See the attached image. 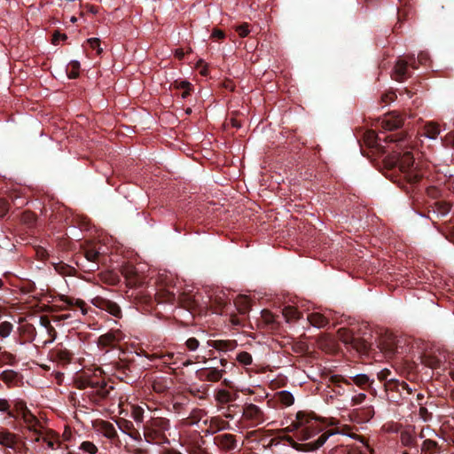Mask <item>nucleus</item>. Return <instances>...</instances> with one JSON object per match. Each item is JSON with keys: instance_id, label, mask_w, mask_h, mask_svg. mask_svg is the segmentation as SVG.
Returning a JSON list of instances; mask_svg holds the SVG:
<instances>
[{"instance_id": "nucleus-1", "label": "nucleus", "mask_w": 454, "mask_h": 454, "mask_svg": "<svg viewBox=\"0 0 454 454\" xmlns=\"http://www.w3.org/2000/svg\"><path fill=\"white\" fill-rule=\"evenodd\" d=\"M286 432H296L299 441H307L324 431L320 419L312 411H300L295 419L285 428Z\"/></svg>"}, {"instance_id": "nucleus-2", "label": "nucleus", "mask_w": 454, "mask_h": 454, "mask_svg": "<svg viewBox=\"0 0 454 454\" xmlns=\"http://www.w3.org/2000/svg\"><path fill=\"white\" fill-rule=\"evenodd\" d=\"M397 147L389 157L387 163L391 166H397L408 182H417L420 178L421 173L415 165L413 155L407 150V145H398Z\"/></svg>"}, {"instance_id": "nucleus-3", "label": "nucleus", "mask_w": 454, "mask_h": 454, "mask_svg": "<svg viewBox=\"0 0 454 454\" xmlns=\"http://www.w3.org/2000/svg\"><path fill=\"white\" fill-rule=\"evenodd\" d=\"M143 434L145 442L151 444L162 445L169 443L167 432L170 429V421L162 417L151 416L143 426Z\"/></svg>"}, {"instance_id": "nucleus-4", "label": "nucleus", "mask_w": 454, "mask_h": 454, "mask_svg": "<svg viewBox=\"0 0 454 454\" xmlns=\"http://www.w3.org/2000/svg\"><path fill=\"white\" fill-rule=\"evenodd\" d=\"M356 333L355 328L347 329L340 328L338 331L340 340L348 346H350L356 352L367 354L370 349V342L366 338V332L362 333V329H358Z\"/></svg>"}, {"instance_id": "nucleus-5", "label": "nucleus", "mask_w": 454, "mask_h": 454, "mask_svg": "<svg viewBox=\"0 0 454 454\" xmlns=\"http://www.w3.org/2000/svg\"><path fill=\"white\" fill-rule=\"evenodd\" d=\"M114 375L125 383L131 384L138 378L139 368L137 364L129 359H120L113 365Z\"/></svg>"}, {"instance_id": "nucleus-6", "label": "nucleus", "mask_w": 454, "mask_h": 454, "mask_svg": "<svg viewBox=\"0 0 454 454\" xmlns=\"http://www.w3.org/2000/svg\"><path fill=\"white\" fill-rule=\"evenodd\" d=\"M338 431L333 429H329L326 431H324L319 437L313 442H309L307 443H299L295 442L293 437L291 436H286L284 440L287 442L289 446H291L293 449L298 451H315L318 450L320 447H322L325 442L328 440V438L333 434H335Z\"/></svg>"}, {"instance_id": "nucleus-7", "label": "nucleus", "mask_w": 454, "mask_h": 454, "mask_svg": "<svg viewBox=\"0 0 454 454\" xmlns=\"http://www.w3.org/2000/svg\"><path fill=\"white\" fill-rule=\"evenodd\" d=\"M329 381L338 387H340V384L343 383L347 386L355 384L363 390H372L374 380L370 379L366 374H357L349 377V379H346L341 375H332Z\"/></svg>"}, {"instance_id": "nucleus-8", "label": "nucleus", "mask_w": 454, "mask_h": 454, "mask_svg": "<svg viewBox=\"0 0 454 454\" xmlns=\"http://www.w3.org/2000/svg\"><path fill=\"white\" fill-rule=\"evenodd\" d=\"M91 303L112 316L121 318L122 316V312L121 309V307L114 301L108 300L106 298H104L102 296H96L91 300Z\"/></svg>"}, {"instance_id": "nucleus-9", "label": "nucleus", "mask_w": 454, "mask_h": 454, "mask_svg": "<svg viewBox=\"0 0 454 454\" xmlns=\"http://www.w3.org/2000/svg\"><path fill=\"white\" fill-rule=\"evenodd\" d=\"M48 356L51 361L65 366L70 364L73 353L66 348L62 343H59L49 351Z\"/></svg>"}, {"instance_id": "nucleus-10", "label": "nucleus", "mask_w": 454, "mask_h": 454, "mask_svg": "<svg viewBox=\"0 0 454 454\" xmlns=\"http://www.w3.org/2000/svg\"><path fill=\"white\" fill-rule=\"evenodd\" d=\"M243 417L252 422L254 426L260 425L266 420L264 412L254 403H247L243 408Z\"/></svg>"}, {"instance_id": "nucleus-11", "label": "nucleus", "mask_w": 454, "mask_h": 454, "mask_svg": "<svg viewBox=\"0 0 454 454\" xmlns=\"http://www.w3.org/2000/svg\"><path fill=\"white\" fill-rule=\"evenodd\" d=\"M94 383L98 386L93 387L90 394L94 402L99 403L110 397L111 391L114 390L113 386H108L106 381L98 379H96Z\"/></svg>"}, {"instance_id": "nucleus-12", "label": "nucleus", "mask_w": 454, "mask_h": 454, "mask_svg": "<svg viewBox=\"0 0 454 454\" xmlns=\"http://www.w3.org/2000/svg\"><path fill=\"white\" fill-rule=\"evenodd\" d=\"M214 443L222 450L232 451L238 447L237 437L231 434H221L214 437Z\"/></svg>"}, {"instance_id": "nucleus-13", "label": "nucleus", "mask_w": 454, "mask_h": 454, "mask_svg": "<svg viewBox=\"0 0 454 454\" xmlns=\"http://www.w3.org/2000/svg\"><path fill=\"white\" fill-rule=\"evenodd\" d=\"M123 334L119 330H111L105 334L99 336L98 344L102 348H116L122 340Z\"/></svg>"}, {"instance_id": "nucleus-14", "label": "nucleus", "mask_w": 454, "mask_h": 454, "mask_svg": "<svg viewBox=\"0 0 454 454\" xmlns=\"http://www.w3.org/2000/svg\"><path fill=\"white\" fill-rule=\"evenodd\" d=\"M20 419L26 425V428L28 431L38 435L41 434V428L43 427L42 423L37 419V417L32 413V411L29 409L25 411V412H23L20 416Z\"/></svg>"}, {"instance_id": "nucleus-15", "label": "nucleus", "mask_w": 454, "mask_h": 454, "mask_svg": "<svg viewBox=\"0 0 454 454\" xmlns=\"http://www.w3.org/2000/svg\"><path fill=\"white\" fill-rule=\"evenodd\" d=\"M118 427L121 432L128 434L131 439L137 442H143L142 434L138 428H136L133 422L121 419L118 422Z\"/></svg>"}, {"instance_id": "nucleus-16", "label": "nucleus", "mask_w": 454, "mask_h": 454, "mask_svg": "<svg viewBox=\"0 0 454 454\" xmlns=\"http://www.w3.org/2000/svg\"><path fill=\"white\" fill-rule=\"evenodd\" d=\"M223 373H225L224 370H219L215 367L204 368L199 372L200 379L201 380L210 382L219 381L222 379Z\"/></svg>"}, {"instance_id": "nucleus-17", "label": "nucleus", "mask_w": 454, "mask_h": 454, "mask_svg": "<svg viewBox=\"0 0 454 454\" xmlns=\"http://www.w3.org/2000/svg\"><path fill=\"white\" fill-rule=\"evenodd\" d=\"M380 121L381 127L386 130H393L398 129L403 124V119L395 114H387Z\"/></svg>"}, {"instance_id": "nucleus-18", "label": "nucleus", "mask_w": 454, "mask_h": 454, "mask_svg": "<svg viewBox=\"0 0 454 454\" xmlns=\"http://www.w3.org/2000/svg\"><path fill=\"white\" fill-rule=\"evenodd\" d=\"M207 345L219 351H231L236 348L237 341L234 340H210Z\"/></svg>"}, {"instance_id": "nucleus-19", "label": "nucleus", "mask_w": 454, "mask_h": 454, "mask_svg": "<svg viewBox=\"0 0 454 454\" xmlns=\"http://www.w3.org/2000/svg\"><path fill=\"white\" fill-rule=\"evenodd\" d=\"M75 264L84 271H94L98 266L100 257H77Z\"/></svg>"}, {"instance_id": "nucleus-20", "label": "nucleus", "mask_w": 454, "mask_h": 454, "mask_svg": "<svg viewBox=\"0 0 454 454\" xmlns=\"http://www.w3.org/2000/svg\"><path fill=\"white\" fill-rule=\"evenodd\" d=\"M400 441L402 444L407 448H413L417 446V440L415 436V428H406L400 433Z\"/></svg>"}, {"instance_id": "nucleus-21", "label": "nucleus", "mask_w": 454, "mask_h": 454, "mask_svg": "<svg viewBox=\"0 0 454 454\" xmlns=\"http://www.w3.org/2000/svg\"><path fill=\"white\" fill-rule=\"evenodd\" d=\"M18 442V436L8 431L7 429L0 430V444L7 447L14 449Z\"/></svg>"}, {"instance_id": "nucleus-22", "label": "nucleus", "mask_w": 454, "mask_h": 454, "mask_svg": "<svg viewBox=\"0 0 454 454\" xmlns=\"http://www.w3.org/2000/svg\"><path fill=\"white\" fill-rule=\"evenodd\" d=\"M407 67L408 60L406 59H397L392 74L393 78L398 82L403 81L405 78Z\"/></svg>"}, {"instance_id": "nucleus-23", "label": "nucleus", "mask_w": 454, "mask_h": 454, "mask_svg": "<svg viewBox=\"0 0 454 454\" xmlns=\"http://www.w3.org/2000/svg\"><path fill=\"white\" fill-rule=\"evenodd\" d=\"M60 301L66 304L68 308H79L83 315L87 314V304L81 299H75L66 295L60 296Z\"/></svg>"}, {"instance_id": "nucleus-24", "label": "nucleus", "mask_w": 454, "mask_h": 454, "mask_svg": "<svg viewBox=\"0 0 454 454\" xmlns=\"http://www.w3.org/2000/svg\"><path fill=\"white\" fill-rule=\"evenodd\" d=\"M442 446L432 439H426L421 444V454H440Z\"/></svg>"}, {"instance_id": "nucleus-25", "label": "nucleus", "mask_w": 454, "mask_h": 454, "mask_svg": "<svg viewBox=\"0 0 454 454\" xmlns=\"http://www.w3.org/2000/svg\"><path fill=\"white\" fill-rule=\"evenodd\" d=\"M308 320L313 326L317 328H324L330 323L329 318L319 312H313L309 314Z\"/></svg>"}, {"instance_id": "nucleus-26", "label": "nucleus", "mask_w": 454, "mask_h": 454, "mask_svg": "<svg viewBox=\"0 0 454 454\" xmlns=\"http://www.w3.org/2000/svg\"><path fill=\"white\" fill-rule=\"evenodd\" d=\"M21 376L13 370H5L0 374V380L8 386H16L20 381Z\"/></svg>"}, {"instance_id": "nucleus-27", "label": "nucleus", "mask_w": 454, "mask_h": 454, "mask_svg": "<svg viewBox=\"0 0 454 454\" xmlns=\"http://www.w3.org/2000/svg\"><path fill=\"white\" fill-rule=\"evenodd\" d=\"M215 397L218 403L225 404L235 401L238 398V395L226 389H218L215 392Z\"/></svg>"}, {"instance_id": "nucleus-28", "label": "nucleus", "mask_w": 454, "mask_h": 454, "mask_svg": "<svg viewBox=\"0 0 454 454\" xmlns=\"http://www.w3.org/2000/svg\"><path fill=\"white\" fill-rule=\"evenodd\" d=\"M386 390L397 391L401 392V390H407L408 393H411V389L409 385L404 381H399L396 380H389L387 383L385 384Z\"/></svg>"}, {"instance_id": "nucleus-29", "label": "nucleus", "mask_w": 454, "mask_h": 454, "mask_svg": "<svg viewBox=\"0 0 454 454\" xmlns=\"http://www.w3.org/2000/svg\"><path fill=\"white\" fill-rule=\"evenodd\" d=\"M11 404V411H14V419H20V416L28 409L26 402L21 399L12 400Z\"/></svg>"}, {"instance_id": "nucleus-30", "label": "nucleus", "mask_w": 454, "mask_h": 454, "mask_svg": "<svg viewBox=\"0 0 454 454\" xmlns=\"http://www.w3.org/2000/svg\"><path fill=\"white\" fill-rule=\"evenodd\" d=\"M440 132L441 129L435 122H428L425 125L424 136L428 139H435Z\"/></svg>"}, {"instance_id": "nucleus-31", "label": "nucleus", "mask_w": 454, "mask_h": 454, "mask_svg": "<svg viewBox=\"0 0 454 454\" xmlns=\"http://www.w3.org/2000/svg\"><path fill=\"white\" fill-rule=\"evenodd\" d=\"M41 324L46 328L50 336V339L43 342V345H47L48 343L54 341L57 336V332L47 317H41Z\"/></svg>"}, {"instance_id": "nucleus-32", "label": "nucleus", "mask_w": 454, "mask_h": 454, "mask_svg": "<svg viewBox=\"0 0 454 454\" xmlns=\"http://www.w3.org/2000/svg\"><path fill=\"white\" fill-rule=\"evenodd\" d=\"M102 430L104 435L110 440H114L118 437V434L115 427L112 423L108 421H103Z\"/></svg>"}, {"instance_id": "nucleus-33", "label": "nucleus", "mask_w": 454, "mask_h": 454, "mask_svg": "<svg viewBox=\"0 0 454 454\" xmlns=\"http://www.w3.org/2000/svg\"><path fill=\"white\" fill-rule=\"evenodd\" d=\"M204 414V411L200 409H194L192 411L190 415L184 419V423L187 426H192L198 423Z\"/></svg>"}, {"instance_id": "nucleus-34", "label": "nucleus", "mask_w": 454, "mask_h": 454, "mask_svg": "<svg viewBox=\"0 0 454 454\" xmlns=\"http://www.w3.org/2000/svg\"><path fill=\"white\" fill-rule=\"evenodd\" d=\"M278 400L285 406H290L294 402V395L289 391H280L277 394Z\"/></svg>"}, {"instance_id": "nucleus-35", "label": "nucleus", "mask_w": 454, "mask_h": 454, "mask_svg": "<svg viewBox=\"0 0 454 454\" xmlns=\"http://www.w3.org/2000/svg\"><path fill=\"white\" fill-rule=\"evenodd\" d=\"M356 414L359 417L360 422H365L370 420L373 417L374 410L372 406H367L357 411Z\"/></svg>"}, {"instance_id": "nucleus-36", "label": "nucleus", "mask_w": 454, "mask_h": 454, "mask_svg": "<svg viewBox=\"0 0 454 454\" xmlns=\"http://www.w3.org/2000/svg\"><path fill=\"white\" fill-rule=\"evenodd\" d=\"M79 450L82 454H96L98 449L92 442L83 441L79 446Z\"/></svg>"}, {"instance_id": "nucleus-37", "label": "nucleus", "mask_w": 454, "mask_h": 454, "mask_svg": "<svg viewBox=\"0 0 454 454\" xmlns=\"http://www.w3.org/2000/svg\"><path fill=\"white\" fill-rule=\"evenodd\" d=\"M22 334L27 341H33L36 336V330L33 325L27 324L21 327Z\"/></svg>"}, {"instance_id": "nucleus-38", "label": "nucleus", "mask_w": 454, "mask_h": 454, "mask_svg": "<svg viewBox=\"0 0 454 454\" xmlns=\"http://www.w3.org/2000/svg\"><path fill=\"white\" fill-rule=\"evenodd\" d=\"M145 410L140 406H133L131 411V418L135 420L137 424H144L145 420Z\"/></svg>"}, {"instance_id": "nucleus-39", "label": "nucleus", "mask_w": 454, "mask_h": 454, "mask_svg": "<svg viewBox=\"0 0 454 454\" xmlns=\"http://www.w3.org/2000/svg\"><path fill=\"white\" fill-rule=\"evenodd\" d=\"M52 264H54L55 266V270L60 273V274H63V275H71L73 273V271H74V268L68 265V264H65L63 263L62 262H52Z\"/></svg>"}, {"instance_id": "nucleus-40", "label": "nucleus", "mask_w": 454, "mask_h": 454, "mask_svg": "<svg viewBox=\"0 0 454 454\" xmlns=\"http://www.w3.org/2000/svg\"><path fill=\"white\" fill-rule=\"evenodd\" d=\"M94 378L88 377V378H82L76 380V386L79 389H85L87 387H90L92 389L93 387H97V383L95 382Z\"/></svg>"}, {"instance_id": "nucleus-41", "label": "nucleus", "mask_w": 454, "mask_h": 454, "mask_svg": "<svg viewBox=\"0 0 454 454\" xmlns=\"http://www.w3.org/2000/svg\"><path fill=\"white\" fill-rule=\"evenodd\" d=\"M11 401L4 398H0V411L5 412L8 418H14V411H11Z\"/></svg>"}, {"instance_id": "nucleus-42", "label": "nucleus", "mask_w": 454, "mask_h": 454, "mask_svg": "<svg viewBox=\"0 0 454 454\" xmlns=\"http://www.w3.org/2000/svg\"><path fill=\"white\" fill-rule=\"evenodd\" d=\"M227 427H229V423L227 421L218 419H213L210 423V428L213 430V432L225 429Z\"/></svg>"}, {"instance_id": "nucleus-43", "label": "nucleus", "mask_w": 454, "mask_h": 454, "mask_svg": "<svg viewBox=\"0 0 454 454\" xmlns=\"http://www.w3.org/2000/svg\"><path fill=\"white\" fill-rule=\"evenodd\" d=\"M284 316L288 319L297 320L300 318L301 313L294 307L288 306L284 309Z\"/></svg>"}, {"instance_id": "nucleus-44", "label": "nucleus", "mask_w": 454, "mask_h": 454, "mask_svg": "<svg viewBox=\"0 0 454 454\" xmlns=\"http://www.w3.org/2000/svg\"><path fill=\"white\" fill-rule=\"evenodd\" d=\"M236 359H237L240 364H244V365L251 364H252V362H253V358H252L251 354H249L248 352H246V351L239 352V353L237 355Z\"/></svg>"}, {"instance_id": "nucleus-45", "label": "nucleus", "mask_w": 454, "mask_h": 454, "mask_svg": "<svg viewBox=\"0 0 454 454\" xmlns=\"http://www.w3.org/2000/svg\"><path fill=\"white\" fill-rule=\"evenodd\" d=\"M212 301L218 307L219 309H223L228 303V300L225 297V294H216L212 298Z\"/></svg>"}, {"instance_id": "nucleus-46", "label": "nucleus", "mask_w": 454, "mask_h": 454, "mask_svg": "<svg viewBox=\"0 0 454 454\" xmlns=\"http://www.w3.org/2000/svg\"><path fill=\"white\" fill-rule=\"evenodd\" d=\"M12 330V325L10 322L4 321L0 324V336L5 338L10 335Z\"/></svg>"}, {"instance_id": "nucleus-47", "label": "nucleus", "mask_w": 454, "mask_h": 454, "mask_svg": "<svg viewBox=\"0 0 454 454\" xmlns=\"http://www.w3.org/2000/svg\"><path fill=\"white\" fill-rule=\"evenodd\" d=\"M184 346L189 351H196L200 347V341L195 337H191L186 340Z\"/></svg>"}, {"instance_id": "nucleus-48", "label": "nucleus", "mask_w": 454, "mask_h": 454, "mask_svg": "<svg viewBox=\"0 0 454 454\" xmlns=\"http://www.w3.org/2000/svg\"><path fill=\"white\" fill-rule=\"evenodd\" d=\"M69 67L72 68L69 73V78H76L79 74L80 63L76 60H73L70 62Z\"/></svg>"}, {"instance_id": "nucleus-49", "label": "nucleus", "mask_w": 454, "mask_h": 454, "mask_svg": "<svg viewBox=\"0 0 454 454\" xmlns=\"http://www.w3.org/2000/svg\"><path fill=\"white\" fill-rule=\"evenodd\" d=\"M35 289H36L35 284L32 281H27L20 287V290L23 294L33 293L35 291Z\"/></svg>"}, {"instance_id": "nucleus-50", "label": "nucleus", "mask_w": 454, "mask_h": 454, "mask_svg": "<svg viewBox=\"0 0 454 454\" xmlns=\"http://www.w3.org/2000/svg\"><path fill=\"white\" fill-rule=\"evenodd\" d=\"M90 46L97 51L98 54H100L102 52V48L100 47V41L97 37L89 38L87 40Z\"/></svg>"}, {"instance_id": "nucleus-51", "label": "nucleus", "mask_w": 454, "mask_h": 454, "mask_svg": "<svg viewBox=\"0 0 454 454\" xmlns=\"http://www.w3.org/2000/svg\"><path fill=\"white\" fill-rule=\"evenodd\" d=\"M235 30L239 33L240 37H246L250 33L247 23L235 27Z\"/></svg>"}, {"instance_id": "nucleus-52", "label": "nucleus", "mask_w": 454, "mask_h": 454, "mask_svg": "<svg viewBox=\"0 0 454 454\" xmlns=\"http://www.w3.org/2000/svg\"><path fill=\"white\" fill-rule=\"evenodd\" d=\"M177 88L184 90L182 98H184L189 95L191 90V83L187 81H182L177 84Z\"/></svg>"}, {"instance_id": "nucleus-53", "label": "nucleus", "mask_w": 454, "mask_h": 454, "mask_svg": "<svg viewBox=\"0 0 454 454\" xmlns=\"http://www.w3.org/2000/svg\"><path fill=\"white\" fill-rule=\"evenodd\" d=\"M365 399H366V395L364 393L356 395L351 398V406L359 405V404L363 403Z\"/></svg>"}, {"instance_id": "nucleus-54", "label": "nucleus", "mask_w": 454, "mask_h": 454, "mask_svg": "<svg viewBox=\"0 0 454 454\" xmlns=\"http://www.w3.org/2000/svg\"><path fill=\"white\" fill-rule=\"evenodd\" d=\"M391 374V372L387 369H384L382 371H380L379 373H378V379L381 381V382H384V385L386 383H387L389 381V380H387L388 376Z\"/></svg>"}, {"instance_id": "nucleus-55", "label": "nucleus", "mask_w": 454, "mask_h": 454, "mask_svg": "<svg viewBox=\"0 0 454 454\" xmlns=\"http://www.w3.org/2000/svg\"><path fill=\"white\" fill-rule=\"evenodd\" d=\"M395 98V93L392 90L387 91L381 96L382 102H384L386 104L394 101Z\"/></svg>"}, {"instance_id": "nucleus-56", "label": "nucleus", "mask_w": 454, "mask_h": 454, "mask_svg": "<svg viewBox=\"0 0 454 454\" xmlns=\"http://www.w3.org/2000/svg\"><path fill=\"white\" fill-rule=\"evenodd\" d=\"M2 356H3L4 360L11 365H13L16 363V358H15L14 355H12L9 352H6V351L3 352Z\"/></svg>"}, {"instance_id": "nucleus-57", "label": "nucleus", "mask_w": 454, "mask_h": 454, "mask_svg": "<svg viewBox=\"0 0 454 454\" xmlns=\"http://www.w3.org/2000/svg\"><path fill=\"white\" fill-rule=\"evenodd\" d=\"M190 454H211L209 453L205 448H203L200 445H195L193 446L191 450Z\"/></svg>"}, {"instance_id": "nucleus-58", "label": "nucleus", "mask_w": 454, "mask_h": 454, "mask_svg": "<svg viewBox=\"0 0 454 454\" xmlns=\"http://www.w3.org/2000/svg\"><path fill=\"white\" fill-rule=\"evenodd\" d=\"M342 454H364V452L358 447H346Z\"/></svg>"}, {"instance_id": "nucleus-59", "label": "nucleus", "mask_w": 454, "mask_h": 454, "mask_svg": "<svg viewBox=\"0 0 454 454\" xmlns=\"http://www.w3.org/2000/svg\"><path fill=\"white\" fill-rule=\"evenodd\" d=\"M66 39H67V35L65 34H60L59 32H56V33H54L53 37H52V43L58 44L59 40H66Z\"/></svg>"}, {"instance_id": "nucleus-60", "label": "nucleus", "mask_w": 454, "mask_h": 454, "mask_svg": "<svg viewBox=\"0 0 454 454\" xmlns=\"http://www.w3.org/2000/svg\"><path fill=\"white\" fill-rule=\"evenodd\" d=\"M338 257H335V259L330 258L329 262L332 264L333 268H338L341 270H345L343 268V265L340 264L339 262H337Z\"/></svg>"}, {"instance_id": "nucleus-61", "label": "nucleus", "mask_w": 454, "mask_h": 454, "mask_svg": "<svg viewBox=\"0 0 454 454\" xmlns=\"http://www.w3.org/2000/svg\"><path fill=\"white\" fill-rule=\"evenodd\" d=\"M212 36L215 37V38L223 39V38H224L225 35H224L223 31H222L220 29H214V31L212 32Z\"/></svg>"}, {"instance_id": "nucleus-62", "label": "nucleus", "mask_w": 454, "mask_h": 454, "mask_svg": "<svg viewBox=\"0 0 454 454\" xmlns=\"http://www.w3.org/2000/svg\"><path fill=\"white\" fill-rule=\"evenodd\" d=\"M162 454H182V453L174 449H167L162 451Z\"/></svg>"}, {"instance_id": "nucleus-63", "label": "nucleus", "mask_w": 454, "mask_h": 454, "mask_svg": "<svg viewBox=\"0 0 454 454\" xmlns=\"http://www.w3.org/2000/svg\"><path fill=\"white\" fill-rule=\"evenodd\" d=\"M427 59V54H424V53L419 54V61L420 63H424Z\"/></svg>"}, {"instance_id": "nucleus-64", "label": "nucleus", "mask_w": 454, "mask_h": 454, "mask_svg": "<svg viewBox=\"0 0 454 454\" xmlns=\"http://www.w3.org/2000/svg\"><path fill=\"white\" fill-rule=\"evenodd\" d=\"M175 55L178 58V59H182L184 55V51L182 50H176L175 51Z\"/></svg>"}]
</instances>
